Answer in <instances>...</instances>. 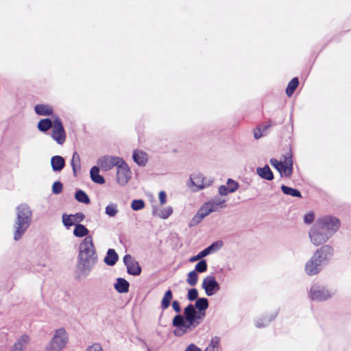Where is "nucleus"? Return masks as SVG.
<instances>
[{
    "label": "nucleus",
    "mask_w": 351,
    "mask_h": 351,
    "mask_svg": "<svg viewBox=\"0 0 351 351\" xmlns=\"http://www.w3.org/2000/svg\"><path fill=\"white\" fill-rule=\"evenodd\" d=\"M209 302L206 298H199L195 304H189L182 314H177L172 320V326L176 328L173 335L180 337L193 330L204 320Z\"/></svg>",
    "instance_id": "nucleus-1"
},
{
    "label": "nucleus",
    "mask_w": 351,
    "mask_h": 351,
    "mask_svg": "<svg viewBox=\"0 0 351 351\" xmlns=\"http://www.w3.org/2000/svg\"><path fill=\"white\" fill-rule=\"evenodd\" d=\"M97 261L96 250L92 237H85L80 244L77 263L75 271V278H86Z\"/></svg>",
    "instance_id": "nucleus-2"
},
{
    "label": "nucleus",
    "mask_w": 351,
    "mask_h": 351,
    "mask_svg": "<svg viewBox=\"0 0 351 351\" xmlns=\"http://www.w3.org/2000/svg\"><path fill=\"white\" fill-rule=\"evenodd\" d=\"M16 218L13 225L14 240L19 241L30 226L32 211L27 204H21L16 208Z\"/></svg>",
    "instance_id": "nucleus-3"
},
{
    "label": "nucleus",
    "mask_w": 351,
    "mask_h": 351,
    "mask_svg": "<svg viewBox=\"0 0 351 351\" xmlns=\"http://www.w3.org/2000/svg\"><path fill=\"white\" fill-rule=\"evenodd\" d=\"M69 341V335L65 328H60L55 331L50 341L45 347V351H61Z\"/></svg>",
    "instance_id": "nucleus-4"
},
{
    "label": "nucleus",
    "mask_w": 351,
    "mask_h": 351,
    "mask_svg": "<svg viewBox=\"0 0 351 351\" xmlns=\"http://www.w3.org/2000/svg\"><path fill=\"white\" fill-rule=\"evenodd\" d=\"M315 222L331 237L339 230L341 226L340 220L332 215L322 216L319 217Z\"/></svg>",
    "instance_id": "nucleus-5"
},
{
    "label": "nucleus",
    "mask_w": 351,
    "mask_h": 351,
    "mask_svg": "<svg viewBox=\"0 0 351 351\" xmlns=\"http://www.w3.org/2000/svg\"><path fill=\"white\" fill-rule=\"evenodd\" d=\"M308 234L311 243L315 245H322L331 237V236L323 230L316 222L311 228Z\"/></svg>",
    "instance_id": "nucleus-6"
},
{
    "label": "nucleus",
    "mask_w": 351,
    "mask_h": 351,
    "mask_svg": "<svg viewBox=\"0 0 351 351\" xmlns=\"http://www.w3.org/2000/svg\"><path fill=\"white\" fill-rule=\"evenodd\" d=\"M333 252L334 250L331 245H324L314 252L312 257L324 267L333 256Z\"/></svg>",
    "instance_id": "nucleus-7"
},
{
    "label": "nucleus",
    "mask_w": 351,
    "mask_h": 351,
    "mask_svg": "<svg viewBox=\"0 0 351 351\" xmlns=\"http://www.w3.org/2000/svg\"><path fill=\"white\" fill-rule=\"evenodd\" d=\"M51 137L60 145H63L66 141V131L61 119L58 115L54 117V125L51 130Z\"/></svg>",
    "instance_id": "nucleus-8"
},
{
    "label": "nucleus",
    "mask_w": 351,
    "mask_h": 351,
    "mask_svg": "<svg viewBox=\"0 0 351 351\" xmlns=\"http://www.w3.org/2000/svg\"><path fill=\"white\" fill-rule=\"evenodd\" d=\"M332 295L326 287L315 283L310 289L308 296L311 300L321 302L331 298Z\"/></svg>",
    "instance_id": "nucleus-9"
},
{
    "label": "nucleus",
    "mask_w": 351,
    "mask_h": 351,
    "mask_svg": "<svg viewBox=\"0 0 351 351\" xmlns=\"http://www.w3.org/2000/svg\"><path fill=\"white\" fill-rule=\"evenodd\" d=\"M122 160V158L118 156L106 155L99 157L97 161V164L102 171H108L114 167H117Z\"/></svg>",
    "instance_id": "nucleus-10"
},
{
    "label": "nucleus",
    "mask_w": 351,
    "mask_h": 351,
    "mask_svg": "<svg viewBox=\"0 0 351 351\" xmlns=\"http://www.w3.org/2000/svg\"><path fill=\"white\" fill-rule=\"evenodd\" d=\"M117 181L121 186H125L131 178L132 172L129 166L123 159L117 167Z\"/></svg>",
    "instance_id": "nucleus-11"
},
{
    "label": "nucleus",
    "mask_w": 351,
    "mask_h": 351,
    "mask_svg": "<svg viewBox=\"0 0 351 351\" xmlns=\"http://www.w3.org/2000/svg\"><path fill=\"white\" fill-rule=\"evenodd\" d=\"M202 287L208 296H212L220 290V285L213 276H207L204 278Z\"/></svg>",
    "instance_id": "nucleus-12"
},
{
    "label": "nucleus",
    "mask_w": 351,
    "mask_h": 351,
    "mask_svg": "<svg viewBox=\"0 0 351 351\" xmlns=\"http://www.w3.org/2000/svg\"><path fill=\"white\" fill-rule=\"evenodd\" d=\"M123 263L127 268V272L132 276H139L142 269L139 263L133 259L130 254H125L123 257Z\"/></svg>",
    "instance_id": "nucleus-13"
},
{
    "label": "nucleus",
    "mask_w": 351,
    "mask_h": 351,
    "mask_svg": "<svg viewBox=\"0 0 351 351\" xmlns=\"http://www.w3.org/2000/svg\"><path fill=\"white\" fill-rule=\"evenodd\" d=\"M211 213L206 204H203V205L199 208L195 215L190 220L189 223V227H193L198 225L202 219H204L206 217L210 215Z\"/></svg>",
    "instance_id": "nucleus-14"
},
{
    "label": "nucleus",
    "mask_w": 351,
    "mask_h": 351,
    "mask_svg": "<svg viewBox=\"0 0 351 351\" xmlns=\"http://www.w3.org/2000/svg\"><path fill=\"white\" fill-rule=\"evenodd\" d=\"M323 269V267L319 265L313 258L311 256V259L308 260L305 265V272L308 276H315L318 274Z\"/></svg>",
    "instance_id": "nucleus-15"
},
{
    "label": "nucleus",
    "mask_w": 351,
    "mask_h": 351,
    "mask_svg": "<svg viewBox=\"0 0 351 351\" xmlns=\"http://www.w3.org/2000/svg\"><path fill=\"white\" fill-rule=\"evenodd\" d=\"M30 337L29 335L24 334L19 337L10 351H24L25 347L29 344Z\"/></svg>",
    "instance_id": "nucleus-16"
},
{
    "label": "nucleus",
    "mask_w": 351,
    "mask_h": 351,
    "mask_svg": "<svg viewBox=\"0 0 351 351\" xmlns=\"http://www.w3.org/2000/svg\"><path fill=\"white\" fill-rule=\"evenodd\" d=\"M132 159L140 167H145L148 161V155L146 152L135 149L132 153Z\"/></svg>",
    "instance_id": "nucleus-17"
},
{
    "label": "nucleus",
    "mask_w": 351,
    "mask_h": 351,
    "mask_svg": "<svg viewBox=\"0 0 351 351\" xmlns=\"http://www.w3.org/2000/svg\"><path fill=\"white\" fill-rule=\"evenodd\" d=\"M35 113L39 116L49 117L55 116L53 114V109L51 106L49 104H36L34 106Z\"/></svg>",
    "instance_id": "nucleus-18"
},
{
    "label": "nucleus",
    "mask_w": 351,
    "mask_h": 351,
    "mask_svg": "<svg viewBox=\"0 0 351 351\" xmlns=\"http://www.w3.org/2000/svg\"><path fill=\"white\" fill-rule=\"evenodd\" d=\"M52 170L54 172H60L65 167L64 158L59 155L53 156L50 160Z\"/></svg>",
    "instance_id": "nucleus-19"
},
{
    "label": "nucleus",
    "mask_w": 351,
    "mask_h": 351,
    "mask_svg": "<svg viewBox=\"0 0 351 351\" xmlns=\"http://www.w3.org/2000/svg\"><path fill=\"white\" fill-rule=\"evenodd\" d=\"M278 315V311H275L269 315H265L261 317L258 318L255 321V326L256 328H264L269 325V324L274 320Z\"/></svg>",
    "instance_id": "nucleus-20"
},
{
    "label": "nucleus",
    "mask_w": 351,
    "mask_h": 351,
    "mask_svg": "<svg viewBox=\"0 0 351 351\" xmlns=\"http://www.w3.org/2000/svg\"><path fill=\"white\" fill-rule=\"evenodd\" d=\"M54 117L53 116L52 119L45 118L40 119L37 124L38 130L43 133H47L51 128L52 129L54 125Z\"/></svg>",
    "instance_id": "nucleus-21"
},
{
    "label": "nucleus",
    "mask_w": 351,
    "mask_h": 351,
    "mask_svg": "<svg viewBox=\"0 0 351 351\" xmlns=\"http://www.w3.org/2000/svg\"><path fill=\"white\" fill-rule=\"evenodd\" d=\"M114 288L119 293H126L129 291L130 283L125 278H118L114 284Z\"/></svg>",
    "instance_id": "nucleus-22"
},
{
    "label": "nucleus",
    "mask_w": 351,
    "mask_h": 351,
    "mask_svg": "<svg viewBox=\"0 0 351 351\" xmlns=\"http://www.w3.org/2000/svg\"><path fill=\"white\" fill-rule=\"evenodd\" d=\"M256 173L261 178L268 181L272 180L274 178L271 169L267 165H265L263 167H257Z\"/></svg>",
    "instance_id": "nucleus-23"
},
{
    "label": "nucleus",
    "mask_w": 351,
    "mask_h": 351,
    "mask_svg": "<svg viewBox=\"0 0 351 351\" xmlns=\"http://www.w3.org/2000/svg\"><path fill=\"white\" fill-rule=\"evenodd\" d=\"M99 169L101 168L98 165L91 167L90 170V177L93 182L98 184H103L105 183V179L100 175Z\"/></svg>",
    "instance_id": "nucleus-24"
},
{
    "label": "nucleus",
    "mask_w": 351,
    "mask_h": 351,
    "mask_svg": "<svg viewBox=\"0 0 351 351\" xmlns=\"http://www.w3.org/2000/svg\"><path fill=\"white\" fill-rule=\"evenodd\" d=\"M119 260L118 254L114 249H108L104 258V263L108 266H114Z\"/></svg>",
    "instance_id": "nucleus-25"
},
{
    "label": "nucleus",
    "mask_w": 351,
    "mask_h": 351,
    "mask_svg": "<svg viewBox=\"0 0 351 351\" xmlns=\"http://www.w3.org/2000/svg\"><path fill=\"white\" fill-rule=\"evenodd\" d=\"M173 213V208L168 206L165 208L158 209L156 206H153L152 214L156 215L161 219H166Z\"/></svg>",
    "instance_id": "nucleus-26"
},
{
    "label": "nucleus",
    "mask_w": 351,
    "mask_h": 351,
    "mask_svg": "<svg viewBox=\"0 0 351 351\" xmlns=\"http://www.w3.org/2000/svg\"><path fill=\"white\" fill-rule=\"evenodd\" d=\"M190 182L192 186L196 188L195 191L203 189L204 176L200 173L193 174L190 177Z\"/></svg>",
    "instance_id": "nucleus-27"
},
{
    "label": "nucleus",
    "mask_w": 351,
    "mask_h": 351,
    "mask_svg": "<svg viewBox=\"0 0 351 351\" xmlns=\"http://www.w3.org/2000/svg\"><path fill=\"white\" fill-rule=\"evenodd\" d=\"M280 189L285 195H290V196L294 197H299V198L302 197L301 192L297 189H294V188H292V187H290V186H286L284 184H282L280 186Z\"/></svg>",
    "instance_id": "nucleus-28"
},
{
    "label": "nucleus",
    "mask_w": 351,
    "mask_h": 351,
    "mask_svg": "<svg viewBox=\"0 0 351 351\" xmlns=\"http://www.w3.org/2000/svg\"><path fill=\"white\" fill-rule=\"evenodd\" d=\"M89 230L86 228V226L82 223H77L75 226V228L73 230V234L76 237H88Z\"/></svg>",
    "instance_id": "nucleus-29"
},
{
    "label": "nucleus",
    "mask_w": 351,
    "mask_h": 351,
    "mask_svg": "<svg viewBox=\"0 0 351 351\" xmlns=\"http://www.w3.org/2000/svg\"><path fill=\"white\" fill-rule=\"evenodd\" d=\"M173 299V293L171 290L168 289L165 291L164 296L161 300L160 307L162 311L168 308L171 304V302Z\"/></svg>",
    "instance_id": "nucleus-30"
},
{
    "label": "nucleus",
    "mask_w": 351,
    "mask_h": 351,
    "mask_svg": "<svg viewBox=\"0 0 351 351\" xmlns=\"http://www.w3.org/2000/svg\"><path fill=\"white\" fill-rule=\"evenodd\" d=\"M75 199L80 203L88 204L90 199L85 191L82 189H77L75 193Z\"/></svg>",
    "instance_id": "nucleus-31"
},
{
    "label": "nucleus",
    "mask_w": 351,
    "mask_h": 351,
    "mask_svg": "<svg viewBox=\"0 0 351 351\" xmlns=\"http://www.w3.org/2000/svg\"><path fill=\"white\" fill-rule=\"evenodd\" d=\"M299 85V80L298 77H295L291 80V81L288 83V85L286 88V94L288 97H291L294 93L295 90L298 88Z\"/></svg>",
    "instance_id": "nucleus-32"
},
{
    "label": "nucleus",
    "mask_w": 351,
    "mask_h": 351,
    "mask_svg": "<svg viewBox=\"0 0 351 351\" xmlns=\"http://www.w3.org/2000/svg\"><path fill=\"white\" fill-rule=\"evenodd\" d=\"M293 171V167L289 166L287 164L282 163L280 169H278V172L281 176H285V177L289 178L291 176Z\"/></svg>",
    "instance_id": "nucleus-33"
},
{
    "label": "nucleus",
    "mask_w": 351,
    "mask_h": 351,
    "mask_svg": "<svg viewBox=\"0 0 351 351\" xmlns=\"http://www.w3.org/2000/svg\"><path fill=\"white\" fill-rule=\"evenodd\" d=\"M62 223L66 228H69L70 227H71L73 226H75V224H77L74 220V218H73V216L72 214H71V215L63 214L62 216Z\"/></svg>",
    "instance_id": "nucleus-34"
},
{
    "label": "nucleus",
    "mask_w": 351,
    "mask_h": 351,
    "mask_svg": "<svg viewBox=\"0 0 351 351\" xmlns=\"http://www.w3.org/2000/svg\"><path fill=\"white\" fill-rule=\"evenodd\" d=\"M119 212L117 205L116 204H109L105 208V214L110 217H114Z\"/></svg>",
    "instance_id": "nucleus-35"
},
{
    "label": "nucleus",
    "mask_w": 351,
    "mask_h": 351,
    "mask_svg": "<svg viewBox=\"0 0 351 351\" xmlns=\"http://www.w3.org/2000/svg\"><path fill=\"white\" fill-rule=\"evenodd\" d=\"M197 280L198 274L196 271L193 270L188 274L186 282L189 285L192 287L195 286L197 282Z\"/></svg>",
    "instance_id": "nucleus-36"
},
{
    "label": "nucleus",
    "mask_w": 351,
    "mask_h": 351,
    "mask_svg": "<svg viewBox=\"0 0 351 351\" xmlns=\"http://www.w3.org/2000/svg\"><path fill=\"white\" fill-rule=\"evenodd\" d=\"M223 245V242L221 241H217L212 243L210 245L206 247V250L208 252V254H210L216 251H218Z\"/></svg>",
    "instance_id": "nucleus-37"
},
{
    "label": "nucleus",
    "mask_w": 351,
    "mask_h": 351,
    "mask_svg": "<svg viewBox=\"0 0 351 351\" xmlns=\"http://www.w3.org/2000/svg\"><path fill=\"white\" fill-rule=\"evenodd\" d=\"M220 338L218 337H215L212 338L210 344L204 350V351H217L216 350L218 348Z\"/></svg>",
    "instance_id": "nucleus-38"
},
{
    "label": "nucleus",
    "mask_w": 351,
    "mask_h": 351,
    "mask_svg": "<svg viewBox=\"0 0 351 351\" xmlns=\"http://www.w3.org/2000/svg\"><path fill=\"white\" fill-rule=\"evenodd\" d=\"M208 269V264L205 259L200 260L195 265V269L197 273L205 272Z\"/></svg>",
    "instance_id": "nucleus-39"
},
{
    "label": "nucleus",
    "mask_w": 351,
    "mask_h": 351,
    "mask_svg": "<svg viewBox=\"0 0 351 351\" xmlns=\"http://www.w3.org/2000/svg\"><path fill=\"white\" fill-rule=\"evenodd\" d=\"M145 206V202L141 199H134L131 203V208L133 210L137 211L143 209Z\"/></svg>",
    "instance_id": "nucleus-40"
},
{
    "label": "nucleus",
    "mask_w": 351,
    "mask_h": 351,
    "mask_svg": "<svg viewBox=\"0 0 351 351\" xmlns=\"http://www.w3.org/2000/svg\"><path fill=\"white\" fill-rule=\"evenodd\" d=\"M282 162L283 163L288 165L289 167H293V154L291 149H289L286 154L282 155Z\"/></svg>",
    "instance_id": "nucleus-41"
},
{
    "label": "nucleus",
    "mask_w": 351,
    "mask_h": 351,
    "mask_svg": "<svg viewBox=\"0 0 351 351\" xmlns=\"http://www.w3.org/2000/svg\"><path fill=\"white\" fill-rule=\"evenodd\" d=\"M209 254H208L207 250H206V248H204L203 250L200 251L197 255L191 257L189 261L193 263L199 259L202 260V258L206 257Z\"/></svg>",
    "instance_id": "nucleus-42"
},
{
    "label": "nucleus",
    "mask_w": 351,
    "mask_h": 351,
    "mask_svg": "<svg viewBox=\"0 0 351 351\" xmlns=\"http://www.w3.org/2000/svg\"><path fill=\"white\" fill-rule=\"evenodd\" d=\"M198 298V291L195 288L189 289L187 293V299L189 301H195Z\"/></svg>",
    "instance_id": "nucleus-43"
},
{
    "label": "nucleus",
    "mask_w": 351,
    "mask_h": 351,
    "mask_svg": "<svg viewBox=\"0 0 351 351\" xmlns=\"http://www.w3.org/2000/svg\"><path fill=\"white\" fill-rule=\"evenodd\" d=\"M63 189V184L60 181H56L52 185V192L55 195H58L62 193Z\"/></svg>",
    "instance_id": "nucleus-44"
},
{
    "label": "nucleus",
    "mask_w": 351,
    "mask_h": 351,
    "mask_svg": "<svg viewBox=\"0 0 351 351\" xmlns=\"http://www.w3.org/2000/svg\"><path fill=\"white\" fill-rule=\"evenodd\" d=\"M227 186L229 188L231 193H234L238 189L239 184L235 180L228 178L227 181Z\"/></svg>",
    "instance_id": "nucleus-45"
},
{
    "label": "nucleus",
    "mask_w": 351,
    "mask_h": 351,
    "mask_svg": "<svg viewBox=\"0 0 351 351\" xmlns=\"http://www.w3.org/2000/svg\"><path fill=\"white\" fill-rule=\"evenodd\" d=\"M206 204H207L210 213L217 212L221 209L215 203L214 201H211L210 199L206 202Z\"/></svg>",
    "instance_id": "nucleus-46"
},
{
    "label": "nucleus",
    "mask_w": 351,
    "mask_h": 351,
    "mask_svg": "<svg viewBox=\"0 0 351 351\" xmlns=\"http://www.w3.org/2000/svg\"><path fill=\"white\" fill-rule=\"evenodd\" d=\"M315 219V214L313 212H309L304 215V222L306 224H311Z\"/></svg>",
    "instance_id": "nucleus-47"
},
{
    "label": "nucleus",
    "mask_w": 351,
    "mask_h": 351,
    "mask_svg": "<svg viewBox=\"0 0 351 351\" xmlns=\"http://www.w3.org/2000/svg\"><path fill=\"white\" fill-rule=\"evenodd\" d=\"M71 167H72V169H73V176L75 177H76L77 176V170H80V169H81L80 162H78L77 161L73 160V159H71Z\"/></svg>",
    "instance_id": "nucleus-48"
},
{
    "label": "nucleus",
    "mask_w": 351,
    "mask_h": 351,
    "mask_svg": "<svg viewBox=\"0 0 351 351\" xmlns=\"http://www.w3.org/2000/svg\"><path fill=\"white\" fill-rule=\"evenodd\" d=\"M210 200L214 201L215 203L218 206H219V208H221V209L226 208V206L225 204L226 200L221 199L219 197L215 196L214 198L211 199Z\"/></svg>",
    "instance_id": "nucleus-49"
},
{
    "label": "nucleus",
    "mask_w": 351,
    "mask_h": 351,
    "mask_svg": "<svg viewBox=\"0 0 351 351\" xmlns=\"http://www.w3.org/2000/svg\"><path fill=\"white\" fill-rule=\"evenodd\" d=\"M218 191H219V194L221 196H226L228 194L231 193L229 188H228V186L226 185H221L219 187Z\"/></svg>",
    "instance_id": "nucleus-50"
},
{
    "label": "nucleus",
    "mask_w": 351,
    "mask_h": 351,
    "mask_svg": "<svg viewBox=\"0 0 351 351\" xmlns=\"http://www.w3.org/2000/svg\"><path fill=\"white\" fill-rule=\"evenodd\" d=\"M269 163L271 166H273L278 171V169H280V167L282 162L278 161L276 158H271L269 160Z\"/></svg>",
    "instance_id": "nucleus-51"
},
{
    "label": "nucleus",
    "mask_w": 351,
    "mask_h": 351,
    "mask_svg": "<svg viewBox=\"0 0 351 351\" xmlns=\"http://www.w3.org/2000/svg\"><path fill=\"white\" fill-rule=\"evenodd\" d=\"M86 351H103L102 347L99 343H94L88 346Z\"/></svg>",
    "instance_id": "nucleus-52"
},
{
    "label": "nucleus",
    "mask_w": 351,
    "mask_h": 351,
    "mask_svg": "<svg viewBox=\"0 0 351 351\" xmlns=\"http://www.w3.org/2000/svg\"><path fill=\"white\" fill-rule=\"evenodd\" d=\"M73 216L75 223L77 222V223L82 221L85 218V215L82 213H77L73 214Z\"/></svg>",
    "instance_id": "nucleus-53"
},
{
    "label": "nucleus",
    "mask_w": 351,
    "mask_h": 351,
    "mask_svg": "<svg viewBox=\"0 0 351 351\" xmlns=\"http://www.w3.org/2000/svg\"><path fill=\"white\" fill-rule=\"evenodd\" d=\"M172 308L177 313V314H181L182 311L180 304L178 300H173L172 302Z\"/></svg>",
    "instance_id": "nucleus-54"
},
{
    "label": "nucleus",
    "mask_w": 351,
    "mask_h": 351,
    "mask_svg": "<svg viewBox=\"0 0 351 351\" xmlns=\"http://www.w3.org/2000/svg\"><path fill=\"white\" fill-rule=\"evenodd\" d=\"M158 197L161 205H163L167 202V194L164 191L159 192Z\"/></svg>",
    "instance_id": "nucleus-55"
},
{
    "label": "nucleus",
    "mask_w": 351,
    "mask_h": 351,
    "mask_svg": "<svg viewBox=\"0 0 351 351\" xmlns=\"http://www.w3.org/2000/svg\"><path fill=\"white\" fill-rule=\"evenodd\" d=\"M265 134L262 132L261 128H256L254 130V137L255 139H259L260 138H261Z\"/></svg>",
    "instance_id": "nucleus-56"
},
{
    "label": "nucleus",
    "mask_w": 351,
    "mask_h": 351,
    "mask_svg": "<svg viewBox=\"0 0 351 351\" xmlns=\"http://www.w3.org/2000/svg\"><path fill=\"white\" fill-rule=\"evenodd\" d=\"M213 182V180L211 178H206L204 176V189L209 186Z\"/></svg>",
    "instance_id": "nucleus-57"
},
{
    "label": "nucleus",
    "mask_w": 351,
    "mask_h": 351,
    "mask_svg": "<svg viewBox=\"0 0 351 351\" xmlns=\"http://www.w3.org/2000/svg\"><path fill=\"white\" fill-rule=\"evenodd\" d=\"M72 159H73V160H75V161H77L78 162H80V155L78 154V153L77 152H75L73 154Z\"/></svg>",
    "instance_id": "nucleus-58"
},
{
    "label": "nucleus",
    "mask_w": 351,
    "mask_h": 351,
    "mask_svg": "<svg viewBox=\"0 0 351 351\" xmlns=\"http://www.w3.org/2000/svg\"><path fill=\"white\" fill-rule=\"evenodd\" d=\"M271 126V123H269L264 126H263L261 128V130L262 132H263L264 134H265V133L267 132V131L269 130V128Z\"/></svg>",
    "instance_id": "nucleus-59"
},
{
    "label": "nucleus",
    "mask_w": 351,
    "mask_h": 351,
    "mask_svg": "<svg viewBox=\"0 0 351 351\" xmlns=\"http://www.w3.org/2000/svg\"><path fill=\"white\" fill-rule=\"evenodd\" d=\"M147 351H150L149 348H147Z\"/></svg>",
    "instance_id": "nucleus-60"
}]
</instances>
